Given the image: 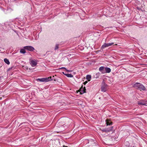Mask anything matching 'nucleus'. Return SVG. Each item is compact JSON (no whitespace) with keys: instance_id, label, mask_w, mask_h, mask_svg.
<instances>
[{"instance_id":"nucleus-1","label":"nucleus","mask_w":147,"mask_h":147,"mask_svg":"<svg viewBox=\"0 0 147 147\" xmlns=\"http://www.w3.org/2000/svg\"><path fill=\"white\" fill-rule=\"evenodd\" d=\"M134 86L140 90H144L146 89L145 87L142 84L140 83H136L134 85Z\"/></svg>"},{"instance_id":"nucleus-2","label":"nucleus","mask_w":147,"mask_h":147,"mask_svg":"<svg viewBox=\"0 0 147 147\" xmlns=\"http://www.w3.org/2000/svg\"><path fill=\"white\" fill-rule=\"evenodd\" d=\"M52 80L51 76L49 77L43 78H38L36 79L37 81H39L43 82H47Z\"/></svg>"},{"instance_id":"nucleus-3","label":"nucleus","mask_w":147,"mask_h":147,"mask_svg":"<svg viewBox=\"0 0 147 147\" xmlns=\"http://www.w3.org/2000/svg\"><path fill=\"white\" fill-rule=\"evenodd\" d=\"M38 61L35 59H30L29 63L32 67L36 66L37 64Z\"/></svg>"},{"instance_id":"nucleus-4","label":"nucleus","mask_w":147,"mask_h":147,"mask_svg":"<svg viewBox=\"0 0 147 147\" xmlns=\"http://www.w3.org/2000/svg\"><path fill=\"white\" fill-rule=\"evenodd\" d=\"M113 127H111L109 128H104L103 129H100V130L102 132H105L106 133L108 132L111 131L113 129Z\"/></svg>"},{"instance_id":"nucleus-5","label":"nucleus","mask_w":147,"mask_h":147,"mask_svg":"<svg viewBox=\"0 0 147 147\" xmlns=\"http://www.w3.org/2000/svg\"><path fill=\"white\" fill-rule=\"evenodd\" d=\"M138 103L139 105H147V101L145 100H142L139 101Z\"/></svg>"},{"instance_id":"nucleus-6","label":"nucleus","mask_w":147,"mask_h":147,"mask_svg":"<svg viewBox=\"0 0 147 147\" xmlns=\"http://www.w3.org/2000/svg\"><path fill=\"white\" fill-rule=\"evenodd\" d=\"M102 85L101 87V91L103 92H105L107 90L106 86L107 85L104 82H102Z\"/></svg>"},{"instance_id":"nucleus-7","label":"nucleus","mask_w":147,"mask_h":147,"mask_svg":"<svg viewBox=\"0 0 147 147\" xmlns=\"http://www.w3.org/2000/svg\"><path fill=\"white\" fill-rule=\"evenodd\" d=\"M24 48L25 49L30 51H32L34 50V47L31 46H26L24 47Z\"/></svg>"},{"instance_id":"nucleus-8","label":"nucleus","mask_w":147,"mask_h":147,"mask_svg":"<svg viewBox=\"0 0 147 147\" xmlns=\"http://www.w3.org/2000/svg\"><path fill=\"white\" fill-rule=\"evenodd\" d=\"M105 69V67H99V70L102 73H105V71H104V69Z\"/></svg>"},{"instance_id":"nucleus-9","label":"nucleus","mask_w":147,"mask_h":147,"mask_svg":"<svg viewBox=\"0 0 147 147\" xmlns=\"http://www.w3.org/2000/svg\"><path fill=\"white\" fill-rule=\"evenodd\" d=\"M86 90L85 88V87H84V88H81L80 89V93L81 94H82L85 92V90Z\"/></svg>"},{"instance_id":"nucleus-10","label":"nucleus","mask_w":147,"mask_h":147,"mask_svg":"<svg viewBox=\"0 0 147 147\" xmlns=\"http://www.w3.org/2000/svg\"><path fill=\"white\" fill-rule=\"evenodd\" d=\"M109 47V46L108 43H105V44H103V45L102 46L101 48H102V49H104L105 48L107 47Z\"/></svg>"},{"instance_id":"nucleus-11","label":"nucleus","mask_w":147,"mask_h":147,"mask_svg":"<svg viewBox=\"0 0 147 147\" xmlns=\"http://www.w3.org/2000/svg\"><path fill=\"white\" fill-rule=\"evenodd\" d=\"M105 70L107 73H109L111 71V69L110 68L108 67H105Z\"/></svg>"},{"instance_id":"nucleus-12","label":"nucleus","mask_w":147,"mask_h":147,"mask_svg":"<svg viewBox=\"0 0 147 147\" xmlns=\"http://www.w3.org/2000/svg\"><path fill=\"white\" fill-rule=\"evenodd\" d=\"M63 73L67 77L70 78H72L73 77V76L71 74H64V72H63Z\"/></svg>"},{"instance_id":"nucleus-13","label":"nucleus","mask_w":147,"mask_h":147,"mask_svg":"<svg viewBox=\"0 0 147 147\" xmlns=\"http://www.w3.org/2000/svg\"><path fill=\"white\" fill-rule=\"evenodd\" d=\"M91 75H87L86 76V79L88 80V81H89L90 80V79H91Z\"/></svg>"},{"instance_id":"nucleus-14","label":"nucleus","mask_w":147,"mask_h":147,"mask_svg":"<svg viewBox=\"0 0 147 147\" xmlns=\"http://www.w3.org/2000/svg\"><path fill=\"white\" fill-rule=\"evenodd\" d=\"M106 121L107 125H111L112 124V122H111L110 121H108V120H106Z\"/></svg>"},{"instance_id":"nucleus-15","label":"nucleus","mask_w":147,"mask_h":147,"mask_svg":"<svg viewBox=\"0 0 147 147\" xmlns=\"http://www.w3.org/2000/svg\"><path fill=\"white\" fill-rule=\"evenodd\" d=\"M4 61L7 64L9 65L10 63V62L9 61V60L6 58H5L4 59Z\"/></svg>"},{"instance_id":"nucleus-16","label":"nucleus","mask_w":147,"mask_h":147,"mask_svg":"<svg viewBox=\"0 0 147 147\" xmlns=\"http://www.w3.org/2000/svg\"><path fill=\"white\" fill-rule=\"evenodd\" d=\"M100 75V74L99 73H97L94 76V77L96 78H98L99 77Z\"/></svg>"},{"instance_id":"nucleus-17","label":"nucleus","mask_w":147,"mask_h":147,"mask_svg":"<svg viewBox=\"0 0 147 147\" xmlns=\"http://www.w3.org/2000/svg\"><path fill=\"white\" fill-rule=\"evenodd\" d=\"M20 52L22 53H24L26 52L25 50L24 49H22L20 50Z\"/></svg>"},{"instance_id":"nucleus-18","label":"nucleus","mask_w":147,"mask_h":147,"mask_svg":"<svg viewBox=\"0 0 147 147\" xmlns=\"http://www.w3.org/2000/svg\"><path fill=\"white\" fill-rule=\"evenodd\" d=\"M59 45L57 44L55 47V50H56L58 49L59 48Z\"/></svg>"},{"instance_id":"nucleus-19","label":"nucleus","mask_w":147,"mask_h":147,"mask_svg":"<svg viewBox=\"0 0 147 147\" xmlns=\"http://www.w3.org/2000/svg\"><path fill=\"white\" fill-rule=\"evenodd\" d=\"M108 44L109 46H111L112 45H113L114 44V43H113V42L109 43H108Z\"/></svg>"},{"instance_id":"nucleus-20","label":"nucleus","mask_w":147,"mask_h":147,"mask_svg":"<svg viewBox=\"0 0 147 147\" xmlns=\"http://www.w3.org/2000/svg\"><path fill=\"white\" fill-rule=\"evenodd\" d=\"M60 69H65V70H67V69L65 67H62Z\"/></svg>"},{"instance_id":"nucleus-21","label":"nucleus","mask_w":147,"mask_h":147,"mask_svg":"<svg viewBox=\"0 0 147 147\" xmlns=\"http://www.w3.org/2000/svg\"><path fill=\"white\" fill-rule=\"evenodd\" d=\"M88 82L87 81H86L84 83V85H85L86 84H87Z\"/></svg>"},{"instance_id":"nucleus-22","label":"nucleus","mask_w":147,"mask_h":147,"mask_svg":"<svg viewBox=\"0 0 147 147\" xmlns=\"http://www.w3.org/2000/svg\"><path fill=\"white\" fill-rule=\"evenodd\" d=\"M66 71H67L68 72H69V70H67H67H66Z\"/></svg>"},{"instance_id":"nucleus-23","label":"nucleus","mask_w":147,"mask_h":147,"mask_svg":"<svg viewBox=\"0 0 147 147\" xmlns=\"http://www.w3.org/2000/svg\"><path fill=\"white\" fill-rule=\"evenodd\" d=\"M65 147H68L67 146H66Z\"/></svg>"}]
</instances>
